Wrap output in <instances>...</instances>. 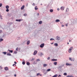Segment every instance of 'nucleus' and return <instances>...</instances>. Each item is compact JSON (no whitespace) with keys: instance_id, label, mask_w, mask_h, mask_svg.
<instances>
[{"instance_id":"nucleus-1","label":"nucleus","mask_w":77,"mask_h":77,"mask_svg":"<svg viewBox=\"0 0 77 77\" xmlns=\"http://www.w3.org/2000/svg\"><path fill=\"white\" fill-rule=\"evenodd\" d=\"M73 48V47H71L70 49H69V53H71V51L72 50V49Z\"/></svg>"},{"instance_id":"nucleus-2","label":"nucleus","mask_w":77,"mask_h":77,"mask_svg":"<svg viewBox=\"0 0 77 77\" xmlns=\"http://www.w3.org/2000/svg\"><path fill=\"white\" fill-rule=\"evenodd\" d=\"M44 44L43 43L40 45V47H41V48H43V47H44Z\"/></svg>"},{"instance_id":"nucleus-3","label":"nucleus","mask_w":77,"mask_h":77,"mask_svg":"<svg viewBox=\"0 0 77 77\" xmlns=\"http://www.w3.org/2000/svg\"><path fill=\"white\" fill-rule=\"evenodd\" d=\"M65 9V7H61L60 8V9H61L62 11H63Z\"/></svg>"},{"instance_id":"nucleus-4","label":"nucleus","mask_w":77,"mask_h":77,"mask_svg":"<svg viewBox=\"0 0 77 77\" xmlns=\"http://www.w3.org/2000/svg\"><path fill=\"white\" fill-rule=\"evenodd\" d=\"M38 52V51H34V53H33V55H36V54H37V52Z\"/></svg>"},{"instance_id":"nucleus-5","label":"nucleus","mask_w":77,"mask_h":77,"mask_svg":"<svg viewBox=\"0 0 77 77\" xmlns=\"http://www.w3.org/2000/svg\"><path fill=\"white\" fill-rule=\"evenodd\" d=\"M21 21H23V19H19V20L17 19V20H16V21L20 22V21H21Z\"/></svg>"},{"instance_id":"nucleus-6","label":"nucleus","mask_w":77,"mask_h":77,"mask_svg":"<svg viewBox=\"0 0 77 77\" xmlns=\"http://www.w3.org/2000/svg\"><path fill=\"white\" fill-rule=\"evenodd\" d=\"M37 76H38V75H39L40 76H42V74H40V73H38L37 74Z\"/></svg>"},{"instance_id":"nucleus-7","label":"nucleus","mask_w":77,"mask_h":77,"mask_svg":"<svg viewBox=\"0 0 77 77\" xmlns=\"http://www.w3.org/2000/svg\"><path fill=\"white\" fill-rule=\"evenodd\" d=\"M66 65H67V66H70V65H71V64H70V63H66Z\"/></svg>"},{"instance_id":"nucleus-8","label":"nucleus","mask_w":77,"mask_h":77,"mask_svg":"<svg viewBox=\"0 0 77 77\" xmlns=\"http://www.w3.org/2000/svg\"><path fill=\"white\" fill-rule=\"evenodd\" d=\"M24 5H23L21 8V10H23V9H24Z\"/></svg>"},{"instance_id":"nucleus-9","label":"nucleus","mask_w":77,"mask_h":77,"mask_svg":"<svg viewBox=\"0 0 77 77\" xmlns=\"http://www.w3.org/2000/svg\"><path fill=\"white\" fill-rule=\"evenodd\" d=\"M4 69H5V70H6V71H8V67H5L4 68Z\"/></svg>"},{"instance_id":"nucleus-10","label":"nucleus","mask_w":77,"mask_h":77,"mask_svg":"<svg viewBox=\"0 0 77 77\" xmlns=\"http://www.w3.org/2000/svg\"><path fill=\"white\" fill-rule=\"evenodd\" d=\"M35 10H38V7L37 6H36L35 7Z\"/></svg>"},{"instance_id":"nucleus-11","label":"nucleus","mask_w":77,"mask_h":77,"mask_svg":"<svg viewBox=\"0 0 77 77\" xmlns=\"http://www.w3.org/2000/svg\"><path fill=\"white\" fill-rule=\"evenodd\" d=\"M26 44L27 45H29V44H30V41H29V40L27 42Z\"/></svg>"},{"instance_id":"nucleus-12","label":"nucleus","mask_w":77,"mask_h":77,"mask_svg":"<svg viewBox=\"0 0 77 77\" xmlns=\"http://www.w3.org/2000/svg\"><path fill=\"white\" fill-rule=\"evenodd\" d=\"M54 45L55 47H57L58 46V44L57 43H55L54 44Z\"/></svg>"},{"instance_id":"nucleus-13","label":"nucleus","mask_w":77,"mask_h":77,"mask_svg":"<svg viewBox=\"0 0 77 77\" xmlns=\"http://www.w3.org/2000/svg\"><path fill=\"white\" fill-rule=\"evenodd\" d=\"M52 61H57V60L56 59H51Z\"/></svg>"},{"instance_id":"nucleus-14","label":"nucleus","mask_w":77,"mask_h":77,"mask_svg":"<svg viewBox=\"0 0 77 77\" xmlns=\"http://www.w3.org/2000/svg\"><path fill=\"white\" fill-rule=\"evenodd\" d=\"M8 51H9V52H10V53H13V50H8Z\"/></svg>"},{"instance_id":"nucleus-15","label":"nucleus","mask_w":77,"mask_h":77,"mask_svg":"<svg viewBox=\"0 0 77 77\" xmlns=\"http://www.w3.org/2000/svg\"><path fill=\"white\" fill-rule=\"evenodd\" d=\"M5 8L7 9H9V7L8 5H7L5 7Z\"/></svg>"},{"instance_id":"nucleus-16","label":"nucleus","mask_w":77,"mask_h":77,"mask_svg":"<svg viewBox=\"0 0 77 77\" xmlns=\"http://www.w3.org/2000/svg\"><path fill=\"white\" fill-rule=\"evenodd\" d=\"M47 66V64H45L43 65L44 67H45V66Z\"/></svg>"},{"instance_id":"nucleus-17","label":"nucleus","mask_w":77,"mask_h":77,"mask_svg":"<svg viewBox=\"0 0 77 77\" xmlns=\"http://www.w3.org/2000/svg\"><path fill=\"white\" fill-rule=\"evenodd\" d=\"M40 55L41 56H42V55H44V54H43L42 52L40 53Z\"/></svg>"},{"instance_id":"nucleus-18","label":"nucleus","mask_w":77,"mask_h":77,"mask_svg":"<svg viewBox=\"0 0 77 77\" xmlns=\"http://www.w3.org/2000/svg\"><path fill=\"white\" fill-rule=\"evenodd\" d=\"M56 22H59L60 21V20H59L58 19H57L56 20Z\"/></svg>"},{"instance_id":"nucleus-19","label":"nucleus","mask_w":77,"mask_h":77,"mask_svg":"<svg viewBox=\"0 0 77 77\" xmlns=\"http://www.w3.org/2000/svg\"><path fill=\"white\" fill-rule=\"evenodd\" d=\"M50 12H53V10L51 9L50 10Z\"/></svg>"},{"instance_id":"nucleus-20","label":"nucleus","mask_w":77,"mask_h":77,"mask_svg":"<svg viewBox=\"0 0 77 77\" xmlns=\"http://www.w3.org/2000/svg\"><path fill=\"white\" fill-rule=\"evenodd\" d=\"M42 21H40L39 22V24H42Z\"/></svg>"},{"instance_id":"nucleus-21","label":"nucleus","mask_w":77,"mask_h":77,"mask_svg":"<svg viewBox=\"0 0 77 77\" xmlns=\"http://www.w3.org/2000/svg\"><path fill=\"white\" fill-rule=\"evenodd\" d=\"M68 11H69V9L68 8H66V12H68Z\"/></svg>"},{"instance_id":"nucleus-22","label":"nucleus","mask_w":77,"mask_h":77,"mask_svg":"<svg viewBox=\"0 0 77 77\" xmlns=\"http://www.w3.org/2000/svg\"><path fill=\"white\" fill-rule=\"evenodd\" d=\"M54 65H57V62H54Z\"/></svg>"},{"instance_id":"nucleus-23","label":"nucleus","mask_w":77,"mask_h":77,"mask_svg":"<svg viewBox=\"0 0 77 77\" xmlns=\"http://www.w3.org/2000/svg\"><path fill=\"white\" fill-rule=\"evenodd\" d=\"M57 39L58 40H60V37H57Z\"/></svg>"},{"instance_id":"nucleus-24","label":"nucleus","mask_w":77,"mask_h":77,"mask_svg":"<svg viewBox=\"0 0 77 77\" xmlns=\"http://www.w3.org/2000/svg\"><path fill=\"white\" fill-rule=\"evenodd\" d=\"M8 56H11V53H8L7 54Z\"/></svg>"},{"instance_id":"nucleus-25","label":"nucleus","mask_w":77,"mask_h":77,"mask_svg":"<svg viewBox=\"0 0 77 77\" xmlns=\"http://www.w3.org/2000/svg\"><path fill=\"white\" fill-rule=\"evenodd\" d=\"M47 71H51V69H48L47 70Z\"/></svg>"},{"instance_id":"nucleus-26","label":"nucleus","mask_w":77,"mask_h":77,"mask_svg":"<svg viewBox=\"0 0 77 77\" xmlns=\"http://www.w3.org/2000/svg\"><path fill=\"white\" fill-rule=\"evenodd\" d=\"M2 53H3V54H6L7 53H6V52H3Z\"/></svg>"},{"instance_id":"nucleus-27","label":"nucleus","mask_w":77,"mask_h":77,"mask_svg":"<svg viewBox=\"0 0 77 77\" xmlns=\"http://www.w3.org/2000/svg\"><path fill=\"white\" fill-rule=\"evenodd\" d=\"M26 64L27 65H30V63H29V62H27Z\"/></svg>"},{"instance_id":"nucleus-28","label":"nucleus","mask_w":77,"mask_h":77,"mask_svg":"<svg viewBox=\"0 0 77 77\" xmlns=\"http://www.w3.org/2000/svg\"><path fill=\"white\" fill-rule=\"evenodd\" d=\"M57 75H56L54 76H53L52 77H57Z\"/></svg>"},{"instance_id":"nucleus-29","label":"nucleus","mask_w":77,"mask_h":77,"mask_svg":"<svg viewBox=\"0 0 77 77\" xmlns=\"http://www.w3.org/2000/svg\"><path fill=\"white\" fill-rule=\"evenodd\" d=\"M69 59L70 60H71V61H72V58L69 57Z\"/></svg>"},{"instance_id":"nucleus-30","label":"nucleus","mask_w":77,"mask_h":77,"mask_svg":"<svg viewBox=\"0 0 77 77\" xmlns=\"http://www.w3.org/2000/svg\"><path fill=\"white\" fill-rule=\"evenodd\" d=\"M63 75H67V73H64Z\"/></svg>"},{"instance_id":"nucleus-31","label":"nucleus","mask_w":77,"mask_h":77,"mask_svg":"<svg viewBox=\"0 0 77 77\" xmlns=\"http://www.w3.org/2000/svg\"><path fill=\"white\" fill-rule=\"evenodd\" d=\"M6 12H9V10L8 9H7L6 10Z\"/></svg>"},{"instance_id":"nucleus-32","label":"nucleus","mask_w":77,"mask_h":77,"mask_svg":"<svg viewBox=\"0 0 77 77\" xmlns=\"http://www.w3.org/2000/svg\"><path fill=\"white\" fill-rule=\"evenodd\" d=\"M2 68H2V66H0V70H1Z\"/></svg>"},{"instance_id":"nucleus-33","label":"nucleus","mask_w":77,"mask_h":77,"mask_svg":"<svg viewBox=\"0 0 77 77\" xmlns=\"http://www.w3.org/2000/svg\"><path fill=\"white\" fill-rule=\"evenodd\" d=\"M0 41H3V39L2 38H1V39H0Z\"/></svg>"},{"instance_id":"nucleus-34","label":"nucleus","mask_w":77,"mask_h":77,"mask_svg":"<svg viewBox=\"0 0 77 77\" xmlns=\"http://www.w3.org/2000/svg\"><path fill=\"white\" fill-rule=\"evenodd\" d=\"M24 16H27V14L26 13H25L23 15Z\"/></svg>"},{"instance_id":"nucleus-35","label":"nucleus","mask_w":77,"mask_h":77,"mask_svg":"<svg viewBox=\"0 0 77 77\" xmlns=\"http://www.w3.org/2000/svg\"><path fill=\"white\" fill-rule=\"evenodd\" d=\"M67 77H74L72 76H69V75H68Z\"/></svg>"},{"instance_id":"nucleus-36","label":"nucleus","mask_w":77,"mask_h":77,"mask_svg":"<svg viewBox=\"0 0 77 77\" xmlns=\"http://www.w3.org/2000/svg\"><path fill=\"white\" fill-rule=\"evenodd\" d=\"M35 60V59L32 58V59L31 60V61H33V60Z\"/></svg>"},{"instance_id":"nucleus-37","label":"nucleus","mask_w":77,"mask_h":77,"mask_svg":"<svg viewBox=\"0 0 77 77\" xmlns=\"http://www.w3.org/2000/svg\"><path fill=\"white\" fill-rule=\"evenodd\" d=\"M22 64L23 65H25V62H22Z\"/></svg>"},{"instance_id":"nucleus-38","label":"nucleus","mask_w":77,"mask_h":77,"mask_svg":"<svg viewBox=\"0 0 77 77\" xmlns=\"http://www.w3.org/2000/svg\"><path fill=\"white\" fill-rule=\"evenodd\" d=\"M2 4L0 3V7H2Z\"/></svg>"},{"instance_id":"nucleus-39","label":"nucleus","mask_w":77,"mask_h":77,"mask_svg":"<svg viewBox=\"0 0 77 77\" xmlns=\"http://www.w3.org/2000/svg\"><path fill=\"white\" fill-rule=\"evenodd\" d=\"M14 54H17V52L16 51H15L14 52Z\"/></svg>"},{"instance_id":"nucleus-40","label":"nucleus","mask_w":77,"mask_h":77,"mask_svg":"<svg viewBox=\"0 0 77 77\" xmlns=\"http://www.w3.org/2000/svg\"><path fill=\"white\" fill-rule=\"evenodd\" d=\"M36 61H39L40 60H39V59H37L36 60Z\"/></svg>"},{"instance_id":"nucleus-41","label":"nucleus","mask_w":77,"mask_h":77,"mask_svg":"<svg viewBox=\"0 0 77 77\" xmlns=\"http://www.w3.org/2000/svg\"><path fill=\"white\" fill-rule=\"evenodd\" d=\"M33 6H35V4L33 3V4H32Z\"/></svg>"},{"instance_id":"nucleus-42","label":"nucleus","mask_w":77,"mask_h":77,"mask_svg":"<svg viewBox=\"0 0 77 77\" xmlns=\"http://www.w3.org/2000/svg\"><path fill=\"white\" fill-rule=\"evenodd\" d=\"M16 51H18V48H17L16 49Z\"/></svg>"},{"instance_id":"nucleus-43","label":"nucleus","mask_w":77,"mask_h":77,"mask_svg":"<svg viewBox=\"0 0 77 77\" xmlns=\"http://www.w3.org/2000/svg\"><path fill=\"white\" fill-rule=\"evenodd\" d=\"M2 30H0V33H2Z\"/></svg>"},{"instance_id":"nucleus-44","label":"nucleus","mask_w":77,"mask_h":77,"mask_svg":"<svg viewBox=\"0 0 77 77\" xmlns=\"http://www.w3.org/2000/svg\"><path fill=\"white\" fill-rule=\"evenodd\" d=\"M48 60H49L50 59V57H48L47 58Z\"/></svg>"},{"instance_id":"nucleus-45","label":"nucleus","mask_w":77,"mask_h":77,"mask_svg":"<svg viewBox=\"0 0 77 77\" xmlns=\"http://www.w3.org/2000/svg\"><path fill=\"white\" fill-rule=\"evenodd\" d=\"M50 41H51L52 40H53V38H51L50 39Z\"/></svg>"},{"instance_id":"nucleus-46","label":"nucleus","mask_w":77,"mask_h":77,"mask_svg":"<svg viewBox=\"0 0 77 77\" xmlns=\"http://www.w3.org/2000/svg\"><path fill=\"white\" fill-rule=\"evenodd\" d=\"M66 26L67 27L68 26V24H66Z\"/></svg>"},{"instance_id":"nucleus-47","label":"nucleus","mask_w":77,"mask_h":77,"mask_svg":"<svg viewBox=\"0 0 77 77\" xmlns=\"http://www.w3.org/2000/svg\"><path fill=\"white\" fill-rule=\"evenodd\" d=\"M57 11H59V10H60L59 8H58L57 9Z\"/></svg>"},{"instance_id":"nucleus-48","label":"nucleus","mask_w":77,"mask_h":77,"mask_svg":"<svg viewBox=\"0 0 77 77\" xmlns=\"http://www.w3.org/2000/svg\"><path fill=\"white\" fill-rule=\"evenodd\" d=\"M16 76H17V75L15 74V75H14V77H16Z\"/></svg>"},{"instance_id":"nucleus-49","label":"nucleus","mask_w":77,"mask_h":77,"mask_svg":"<svg viewBox=\"0 0 77 77\" xmlns=\"http://www.w3.org/2000/svg\"><path fill=\"white\" fill-rule=\"evenodd\" d=\"M60 77H61V75H59L58 77H60Z\"/></svg>"},{"instance_id":"nucleus-50","label":"nucleus","mask_w":77,"mask_h":77,"mask_svg":"<svg viewBox=\"0 0 77 77\" xmlns=\"http://www.w3.org/2000/svg\"><path fill=\"white\" fill-rule=\"evenodd\" d=\"M15 65V64H14L13 65V66H14V65Z\"/></svg>"},{"instance_id":"nucleus-51","label":"nucleus","mask_w":77,"mask_h":77,"mask_svg":"<svg viewBox=\"0 0 77 77\" xmlns=\"http://www.w3.org/2000/svg\"><path fill=\"white\" fill-rule=\"evenodd\" d=\"M69 42H71V40H69Z\"/></svg>"},{"instance_id":"nucleus-52","label":"nucleus","mask_w":77,"mask_h":77,"mask_svg":"<svg viewBox=\"0 0 77 77\" xmlns=\"http://www.w3.org/2000/svg\"><path fill=\"white\" fill-rule=\"evenodd\" d=\"M62 27H64V25H62Z\"/></svg>"},{"instance_id":"nucleus-53","label":"nucleus","mask_w":77,"mask_h":77,"mask_svg":"<svg viewBox=\"0 0 77 77\" xmlns=\"http://www.w3.org/2000/svg\"><path fill=\"white\" fill-rule=\"evenodd\" d=\"M14 63H15V64H16L17 63L15 61L14 62Z\"/></svg>"},{"instance_id":"nucleus-54","label":"nucleus","mask_w":77,"mask_h":77,"mask_svg":"<svg viewBox=\"0 0 77 77\" xmlns=\"http://www.w3.org/2000/svg\"><path fill=\"white\" fill-rule=\"evenodd\" d=\"M37 15L38 16V15H39V13H38L37 14Z\"/></svg>"},{"instance_id":"nucleus-55","label":"nucleus","mask_w":77,"mask_h":77,"mask_svg":"<svg viewBox=\"0 0 77 77\" xmlns=\"http://www.w3.org/2000/svg\"><path fill=\"white\" fill-rule=\"evenodd\" d=\"M51 44H53V43H51Z\"/></svg>"},{"instance_id":"nucleus-56","label":"nucleus","mask_w":77,"mask_h":77,"mask_svg":"<svg viewBox=\"0 0 77 77\" xmlns=\"http://www.w3.org/2000/svg\"><path fill=\"white\" fill-rule=\"evenodd\" d=\"M0 17L1 18V17H2V15H1Z\"/></svg>"},{"instance_id":"nucleus-57","label":"nucleus","mask_w":77,"mask_h":77,"mask_svg":"<svg viewBox=\"0 0 77 77\" xmlns=\"http://www.w3.org/2000/svg\"><path fill=\"white\" fill-rule=\"evenodd\" d=\"M67 44H69V42H68V43H67Z\"/></svg>"},{"instance_id":"nucleus-58","label":"nucleus","mask_w":77,"mask_h":77,"mask_svg":"<svg viewBox=\"0 0 77 77\" xmlns=\"http://www.w3.org/2000/svg\"><path fill=\"white\" fill-rule=\"evenodd\" d=\"M53 40H54V39H53Z\"/></svg>"},{"instance_id":"nucleus-59","label":"nucleus","mask_w":77,"mask_h":77,"mask_svg":"<svg viewBox=\"0 0 77 77\" xmlns=\"http://www.w3.org/2000/svg\"><path fill=\"white\" fill-rule=\"evenodd\" d=\"M41 5H42V4H41Z\"/></svg>"},{"instance_id":"nucleus-60","label":"nucleus","mask_w":77,"mask_h":77,"mask_svg":"<svg viewBox=\"0 0 77 77\" xmlns=\"http://www.w3.org/2000/svg\"><path fill=\"white\" fill-rule=\"evenodd\" d=\"M21 1H22V0H21Z\"/></svg>"}]
</instances>
